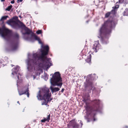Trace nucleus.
Segmentation results:
<instances>
[{
    "label": "nucleus",
    "instance_id": "obj_1",
    "mask_svg": "<svg viewBox=\"0 0 128 128\" xmlns=\"http://www.w3.org/2000/svg\"><path fill=\"white\" fill-rule=\"evenodd\" d=\"M43 49L40 50L39 53L33 54L32 58L28 59L26 61L28 70L30 72L35 70H41L42 68L48 69L52 66L51 58H47L46 55L48 54L49 47L48 46H42Z\"/></svg>",
    "mask_w": 128,
    "mask_h": 128
},
{
    "label": "nucleus",
    "instance_id": "obj_2",
    "mask_svg": "<svg viewBox=\"0 0 128 128\" xmlns=\"http://www.w3.org/2000/svg\"><path fill=\"white\" fill-rule=\"evenodd\" d=\"M19 24L12 20H10L8 21L7 24L11 25L12 27L15 29H17L19 28L23 29L25 30V32H22L24 38L26 40L32 41V35L31 32L28 28L22 22L19 21Z\"/></svg>",
    "mask_w": 128,
    "mask_h": 128
},
{
    "label": "nucleus",
    "instance_id": "obj_3",
    "mask_svg": "<svg viewBox=\"0 0 128 128\" xmlns=\"http://www.w3.org/2000/svg\"><path fill=\"white\" fill-rule=\"evenodd\" d=\"M114 27V22L108 20L105 22L99 30V35L98 37L102 40L103 37L111 32L113 27Z\"/></svg>",
    "mask_w": 128,
    "mask_h": 128
},
{
    "label": "nucleus",
    "instance_id": "obj_4",
    "mask_svg": "<svg viewBox=\"0 0 128 128\" xmlns=\"http://www.w3.org/2000/svg\"><path fill=\"white\" fill-rule=\"evenodd\" d=\"M49 90L47 88H42L40 90L38 94L37 97L39 100H44L45 102L42 104L46 105L48 102L50 101L52 98H50L51 96V93H49Z\"/></svg>",
    "mask_w": 128,
    "mask_h": 128
},
{
    "label": "nucleus",
    "instance_id": "obj_5",
    "mask_svg": "<svg viewBox=\"0 0 128 128\" xmlns=\"http://www.w3.org/2000/svg\"><path fill=\"white\" fill-rule=\"evenodd\" d=\"M92 103L93 105L92 108H91L90 106H87L86 108V110L87 111V115L84 116L85 119L88 120V122H89L88 119V114H90L92 111H99V104L100 102L99 100H94L92 101Z\"/></svg>",
    "mask_w": 128,
    "mask_h": 128
},
{
    "label": "nucleus",
    "instance_id": "obj_6",
    "mask_svg": "<svg viewBox=\"0 0 128 128\" xmlns=\"http://www.w3.org/2000/svg\"><path fill=\"white\" fill-rule=\"evenodd\" d=\"M62 79L59 72H56L52 76L50 79V82L53 86H59L60 88L62 84Z\"/></svg>",
    "mask_w": 128,
    "mask_h": 128
},
{
    "label": "nucleus",
    "instance_id": "obj_7",
    "mask_svg": "<svg viewBox=\"0 0 128 128\" xmlns=\"http://www.w3.org/2000/svg\"><path fill=\"white\" fill-rule=\"evenodd\" d=\"M0 34L2 37L7 41L10 40L12 36L11 32L8 29L3 27L0 28Z\"/></svg>",
    "mask_w": 128,
    "mask_h": 128
},
{
    "label": "nucleus",
    "instance_id": "obj_8",
    "mask_svg": "<svg viewBox=\"0 0 128 128\" xmlns=\"http://www.w3.org/2000/svg\"><path fill=\"white\" fill-rule=\"evenodd\" d=\"M15 39L12 41L10 44V46L12 50H16L18 48L19 43V36L17 33L14 35Z\"/></svg>",
    "mask_w": 128,
    "mask_h": 128
},
{
    "label": "nucleus",
    "instance_id": "obj_9",
    "mask_svg": "<svg viewBox=\"0 0 128 128\" xmlns=\"http://www.w3.org/2000/svg\"><path fill=\"white\" fill-rule=\"evenodd\" d=\"M91 75H88L87 77L86 82L84 83L86 89L91 90L92 88V83L90 81Z\"/></svg>",
    "mask_w": 128,
    "mask_h": 128
},
{
    "label": "nucleus",
    "instance_id": "obj_10",
    "mask_svg": "<svg viewBox=\"0 0 128 128\" xmlns=\"http://www.w3.org/2000/svg\"><path fill=\"white\" fill-rule=\"evenodd\" d=\"M20 67L18 66H17L16 68H14L12 70L13 72L12 73V74L14 75H15L17 76V78L18 80L17 81V86H18V83L20 82V76H21V75L19 72H18L19 70Z\"/></svg>",
    "mask_w": 128,
    "mask_h": 128
},
{
    "label": "nucleus",
    "instance_id": "obj_11",
    "mask_svg": "<svg viewBox=\"0 0 128 128\" xmlns=\"http://www.w3.org/2000/svg\"><path fill=\"white\" fill-rule=\"evenodd\" d=\"M29 85L26 86L23 88V90L22 91H20L18 90V92L20 95L26 94L27 97H29V94L28 92L29 90L28 86Z\"/></svg>",
    "mask_w": 128,
    "mask_h": 128
},
{
    "label": "nucleus",
    "instance_id": "obj_12",
    "mask_svg": "<svg viewBox=\"0 0 128 128\" xmlns=\"http://www.w3.org/2000/svg\"><path fill=\"white\" fill-rule=\"evenodd\" d=\"M98 42V41L95 42V44H94L92 48V49L96 52L99 49L100 47V46Z\"/></svg>",
    "mask_w": 128,
    "mask_h": 128
},
{
    "label": "nucleus",
    "instance_id": "obj_13",
    "mask_svg": "<svg viewBox=\"0 0 128 128\" xmlns=\"http://www.w3.org/2000/svg\"><path fill=\"white\" fill-rule=\"evenodd\" d=\"M70 124L74 128H78L79 125L77 124L74 120H72L69 122Z\"/></svg>",
    "mask_w": 128,
    "mask_h": 128
},
{
    "label": "nucleus",
    "instance_id": "obj_14",
    "mask_svg": "<svg viewBox=\"0 0 128 128\" xmlns=\"http://www.w3.org/2000/svg\"><path fill=\"white\" fill-rule=\"evenodd\" d=\"M50 88L52 93L58 91L60 90V89L58 88H53L52 86L50 87Z\"/></svg>",
    "mask_w": 128,
    "mask_h": 128
},
{
    "label": "nucleus",
    "instance_id": "obj_15",
    "mask_svg": "<svg viewBox=\"0 0 128 128\" xmlns=\"http://www.w3.org/2000/svg\"><path fill=\"white\" fill-rule=\"evenodd\" d=\"M50 115L49 114L48 116L46 118H44L43 119L41 120V122H44L46 121L48 122L50 120Z\"/></svg>",
    "mask_w": 128,
    "mask_h": 128
},
{
    "label": "nucleus",
    "instance_id": "obj_16",
    "mask_svg": "<svg viewBox=\"0 0 128 128\" xmlns=\"http://www.w3.org/2000/svg\"><path fill=\"white\" fill-rule=\"evenodd\" d=\"M34 38L35 40H38V41L39 44H41L42 43L41 42V41L40 38L36 36H34Z\"/></svg>",
    "mask_w": 128,
    "mask_h": 128
},
{
    "label": "nucleus",
    "instance_id": "obj_17",
    "mask_svg": "<svg viewBox=\"0 0 128 128\" xmlns=\"http://www.w3.org/2000/svg\"><path fill=\"white\" fill-rule=\"evenodd\" d=\"M8 16H3L2 17V18L0 20V21H2L4 20H6L7 18H8Z\"/></svg>",
    "mask_w": 128,
    "mask_h": 128
},
{
    "label": "nucleus",
    "instance_id": "obj_18",
    "mask_svg": "<svg viewBox=\"0 0 128 128\" xmlns=\"http://www.w3.org/2000/svg\"><path fill=\"white\" fill-rule=\"evenodd\" d=\"M12 5L8 6L7 8L6 9V10H7L9 11L10 10V9L12 8Z\"/></svg>",
    "mask_w": 128,
    "mask_h": 128
},
{
    "label": "nucleus",
    "instance_id": "obj_19",
    "mask_svg": "<svg viewBox=\"0 0 128 128\" xmlns=\"http://www.w3.org/2000/svg\"><path fill=\"white\" fill-rule=\"evenodd\" d=\"M111 13V12H108L106 13L105 15V17L106 18H108L110 15V14Z\"/></svg>",
    "mask_w": 128,
    "mask_h": 128
},
{
    "label": "nucleus",
    "instance_id": "obj_20",
    "mask_svg": "<svg viewBox=\"0 0 128 128\" xmlns=\"http://www.w3.org/2000/svg\"><path fill=\"white\" fill-rule=\"evenodd\" d=\"M118 7L119 6L118 5H116L114 7H113V8H114V10H115L116 9L118 8Z\"/></svg>",
    "mask_w": 128,
    "mask_h": 128
},
{
    "label": "nucleus",
    "instance_id": "obj_21",
    "mask_svg": "<svg viewBox=\"0 0 128 128\" xmlns=\"http://www.w3.org/2000/svg\"><path fill=\"white\" fill-rule=\"evenodd\" d=\"M3 62H4L5 61H4V60H2V59L1 60H0V63L1 64H2H2L3 65L4 64Z\"/></svg>",
    "mask_w": 128,
    "mask_h": 128
},
{
    "label": "nucleus",
    "instance_id": "obj_22",
    "mask_svg": "<svg viewBox=\"0 0 128 128\" xmlns=\"http://www.w3.org/2000/svg\"><path fill=\"white\" fill-rule=\"evenodd\" d=\"M41 32H42V31L41 30H38L36 32L37 34H41Z\"/></svg>",
    "mask_w": 128,
    "mask_h": 128
},
{
    "label": "nucleus",
    "instance_id": "obj_23",
    "mask_svg": "<svg viewBox=\"0 0 128 128\" xmlns=\"http://www.w3.org/2000/svg\"><path fill=\"white\" fill-rule=\"evenodd\" d=\"M88 99H86L85 98H84V99L83 101L84 102H86V104H87V102H86V101H87V100H88Z\"/></svg>",
    "mask_w": 128,
    "mask_h": 128
},
{
    "label": "nucleus",
    "instance_id": "obj_24",
    "mask_svg": "<svg viewBox=\"0 0 128 128\" xmlns=\"http://www.w3.org/2000/svg\"><path fill=\"white\" fill-rule=\"evenodd\" d=\"M87 62H90V61H91V59H90V58H88L87 59Z\"/></svg>",
    "mask_w": 128,
    "mask_h": 128
},
{
    "label": "nucleus",
    "instance_id": "obj_25",
    "mask_svg": "<svg viewBox=\"0 0 128 128\" xmlns=\"http://www.w3.org/2000/svg\"><path fill=\"white\" fill-rule=\"evenodd\" d=\"M11 3L12 4H14V0H13L12 1H11Z\"/></svg>",
    "mask_w": 128,
    "mask_h": 128
},
{
    "label": "nucleus",
    "instance_id": "obj_26",
    "mask_svg": "<svg viewBox=\"0 0 128 128\" xmlns=\"http://www.w3.org/2000/svg\"><path fill=\"white\" fill-rule=\"evenodd\" d=\"M80 124H81V126H82V122L81 120L80 121Z\"/></svg>",
    "mask_w": 128,
    "mask_h": 128
},
{
    "label": "nucleus",
    "instance_id": "obj_27",
    "mask_svg": "<svg viewBox=\"0 0 128 128\" xmlns=\"http://www.w3.org/2000/svg\"><path fill=\"white\" fill-rule=\"evenodd\" d=\"M64 88H62V90H61V92H64Z\"/></svg>",
    "mask_w": 128,
    "mask_h": 128
},
{
    "label": "nucleus",
    "instance_id": "obj_28",
    "mask_svg": "<svg viewBox=\"0 0 128 128\" xmlns=\"http://www.w3.org/2000/svg\"><path fill=\"white\" fill-rule=\"evenodd\" d=\"M33 78H34V79L36 78V76H34V75H33Z\"/></svg>",
    "mask_w": 128,
    "mask_h": 128
},
{
    "label": "nucleus",
    "instance_id": "obj_29",
    "mask_svg": "<svg viewBox=\"0 0 128 128\" xmlns=\"http://www.w3.org/2000/svg\"><path fill=\"white\" fill-rule=\"evenodd\" d=\"M5 1V0H1V2H3Z\"/></svg>",
    "mask_w": 128,
    "mask_h": 128
},
{
    "label": "nucleus",
    "instance_id": "obj_30",
    "mask_svg": "<svg viewBox=\"0 0 128 128\" xmlns=\"http://www.w3.org/2000/svg\"><path fill=\"white\" fill-rule=\"evenodd\" d=\"M45 78L46 79H48V77L47 76H46V77H45Z\"/></svg>",
    "mask_w": 128,
    "mask_h": 128
},
{
    "label": "nucleus",
    "instance_id": "obj_31",
    "mask_svg": "<svg viewBox=\"0 0 128 128\" xmlns=\"http://www.w3.org/2000/svg\"><path fill=\"white\" fill-rule=\"evenodd\" d=\"M23 0H18V1L20 0V2H22Z\"/></svg>",
    "mask_w": 128,
    "mask_h": 128
},
{
    "label": "nucleus",
    "instance_id": "obj_32",
    "mask_svg": "<svg viewBox=\"0 0 128 128\" xmlns=\"http://www.w3.org/2000/svg\"><path fill=\"white\" fill-rule=\"evenodd\" d=\"M17 102V103H18L19 104H20V103H19V102L18 101Z\"/></svg>",
    "mask_w": 128,
    "mask_h": 128
},
{
    "label": "nucleus",
    "instance_id": "obj_33",
    "mask_svg": "<svg viewBox=\"0 0 128 128\" xmlns=\"http://www.w3.org/2000/svg\"><path fill=\"white\" fill-rule=\"evenodd\" d=\"M94 121H95V118H94Z\"/></svg>",
    "mask_w": 128,
    "mask_h": 128
},
{
    "label": "nucleus",
    "instance_id": "obj_34",
    "mask_svg": "<svg viewBox=\"0 0 128 128\" xmlns=\"http://www.w3.org/2000/svg\"><path fill=\"white\" fill-rule=\"evenodd\" d=\"M12 66H13L12 65H11Z\"/></svg>",
    "mask_w": 128,
    "mask_h": 128
},
{
    "label": "nucleus",
    "instance_id": "obj_35",
    "mask_svg": "<svg viewBox=\"0 0 128 128\" xmlns=\"http://www.w3.org/2000/svg\"><path fill=\"white\" fill-rule=\"evenodd\" d=\"M87 22H88V21H87Z\"/></svg>",
    "mask_w": 128,
    "mask_h": 128
}]
</instances>
